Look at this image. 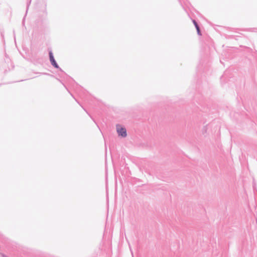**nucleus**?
Instances as JSON below:
<instances>
[{
  "label": "nucleus",
  "mask_w": 257,
  "mask_h": 257,
  "mask_svg": "<svg viewBox=\"0 0 257 257\" xmlns=\"http://www.w3.org/2000/svg\"><path fill=\"white\" fill-rule=\"evenodd\" d=\"M117 132L119 136L122 137L126 136V131L125 128L121 127L120 125H116Z\"/></svg>",
  "instance_id": "1"
},
{
  "label": "nucleus",
  "mask_w": 257,
  "mask_h": 257,
  "mask_svg": "<svg viewBox=\"0 0 257 257\" xmlns=\"http://www.w3.org/2000/svg\"><path fill=\"white\" fill-rule=\"evenodd\" d=\"M49 55H50V61L52 63V64L56 68H58V65H57V63L56 62L54 58V57L53 56V54H52V52H50L49 53Z\"/></svg>",
  "instance_id": "2"
},
{
  "label": "nucleus",
  "mask_w": 257,
  "mask_h": 257,
  "mask_svg": "<svg viewBox=\"0 0 257 257\" xmlns=\"http://www.w3.org/2000/svg\"><path fill=\"white\" fill-rule=\"evenodd\" d=\"M193 23L194 24V25H195V27L196 28L198 34L199 35H201V32H200V29H199V27L197 23H196V22L195 20L193 21Z\"/></svg>",
  "instance_id": "3"
}]
</instances>
